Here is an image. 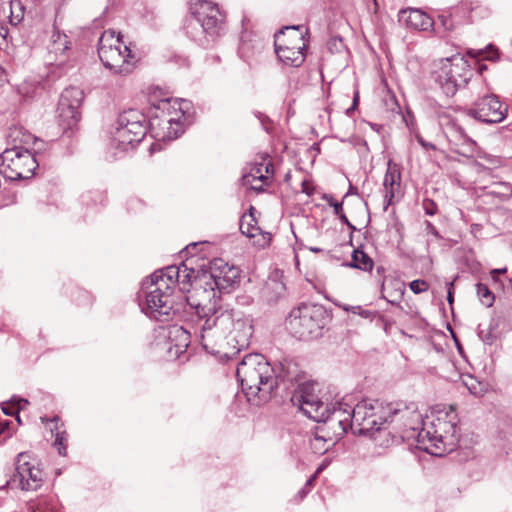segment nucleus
Listing matches in <instances>:
<instances>
[{
    "label": "nucleus",
    "instance_id": "58",
    "mask_svg": "<svg viewBox=\"0 0 512 512\" xmlns=\"http://www.w3.org/2000/svg\"><path fill=\"white\" fill-rule=\"evenodd\" d=\"M309 250L314 253H319L322 251V249L319 247H310Z\"/></svg>",
    "mask_w": 512,
    "mask_h": 512
},
{
    "label": "nucleus",
    "instance_id": "20",
    "mask_svg": "<svg viewBox=\"0 0 512 512\" xmlns=\"http://www.w3.org/2000/svg\"><path fill=\"white\" fill-rule=\"evenodd\" d=\"M401 185V171L398 164L389 160L387 163V169L384 176L383 186L385 189V206L384 210L392 203L393 198L399 192Z\"/></svg>",
    "mask_w": 512,
    "mask_h": 512
},
{
    "label": "nucleus",
    "instance_id": "5",
    "mask_svg": "<svg viewBox=\"0 0 512 512\" xmlns=\"http://www.w3.org/2000/svg\"><path fill=\"white\" fill-rule=\"evenodd\" d=\"M162 275L163 270H157L143 279L138 293L142 312L157 321H167L174 305L173 287L163 280Z\"/></svg>",
    "mask_w": 512,
    "mask_h": 512
},
{
    "label": "nucleus",
    "instance_id": "59",
    "mask_svg": "<svg viewBox=\"0 0 512 512\" xmlns=\"http://www.w3.org/2000/svg\"><path fill=\"white\" fill-rule=\"evenodd\" d=\"M93 200H94L95 202H96L97 200H99L100 202H102V200H103V196H102V194L97 193V194H96V199H93Z\"/></svg>",
    "mask_w": 512,
    "mask_h": 512
},
{
    "label": "nucleus",
    "instance_id": "63",
    "mask_svg": "<svg viewBox=\"0 0 512 512\" xmlns=\"http://www.w3.org/2000/svg\"><path fill=\"white\" fill-rule=\"evenodd\" d=\"M351 193H353V187H352V186H350L349 191H348V193L345 195V197H347V196H348L349 194H351Z\"/></svg>",
    "mask_w": 512,
    "mask_h": 512
},
{
    "label": "nucleus",
    "instance_id": "24",
    "mask_svg": "<svg viewBox=\"0 0 512 512\" xmlns=\"http://www.w3.org/2000/svg\"><path fill=\"white\" fill-rule=\"evenodd\" d=\"M345 266L359 269L364 272H370L373 269L374 262L367 253L360 248H357L352 252L351 261L346 263Z\"/></svg>",
    "mask_w": 512,
    "mask_h": 512
},
{
    "label": "nucleus",
    "instance_id": "41",
    "mask_svg": "<svg viewBox=\"0 0 512 512\" xmlns=\"http://www.w3.org/2000/svg\"><path fill=\"white\" fill-rule=\"evenodd\" d=\"M415 138L417 142L422 146V148L425 149L426 151L436 149V146L434 144L425 141L424 138L419 133L415 134Z\"/></svg>",
    "mask_w": 512,
    "mask_h": 512
},
{
    "label": "nucleus",
    "instance_id": "52",
    "mask_svg": "<svg viewBox=\"0 0 512 512\" xmlns=\"http://www.w3.org/2000/svg\"><path fill=\"white\" fill-rule=\"evenodd\" d=\"M310 491V488L307 486H304L299 492L298 495L300 499L302 500Z\"/></svg>",
    "mask_w": 512,
    "mask_h": 512
},
{
    "label": "nucleus",
    "instance_id": "16",
    "mask_svg": "<svg viewBox=\"0 0 512 512\" xmlns=\"http://www.w3.org/2000/svg\"><path fill=\"white\" fill-rule=\"evenodd\" d=\"M15 470L14 481L18 478L22 490H37L42 486L44 473L27 453L18 454Z\"/></svg>",
    "mask_w": 512,
    "mask_h": 512
},
{
    "label": "nucleus",
    "instance_id": "46",
    "mask_svg": "<svg viewBox=\"0 0 512 512\" xmlns=\"http://www.w3.org/2000/svg\"><path fill=\"white\" fill-rule=\"evenodd\" d=\"M479 337L487 344H491L493 342V338L492 336L490 335V333H487L485 335H483V331H480L479 332Z\"/></svg>",
    "mask_w": 512,
    "mask_h": 512
},
{
    "label": "nucleus",
    "instance_id": "3",
    "mask_svg": "<svg viewBox=\"0 0 512 512\" xmlns=\"http://www.w3.org/2000/svg\"><path fill=\"white\" fill-rule=\"evenodd\" d=\"M195 309L198 317L205 319L201 329V344L205 350L215 353L214 346L221 338H229V342H234L237 351L249 346L253 324L252 319L242 311L217 301L199 303Z\"/></svg>",
    "mask_w": 512,
    "mask_h": 512
},
{
    "label": "nucleus",
    "instance_id": "29",
    "mask_svg": "<svg viewBox=\"0 0 512 512\" xmlns=\"http://www.w3.org/2000/svg\"><path fill=\"white\" fill-rule=\"evenodd\" d=\"M264 293L269 301H277L285 293V285L278 280H270L267 282Z\"/></svg>",
    "mask_w": 512,
    "mask_h": 512
},
{
    "label": "nucleus",
    "instance_id": "15",
    "mask_svg": "<svg viewBox=\"0 0 512 512\" xmlns=\"http://www.w3.org/2000/svg\"><path fill=\"white\" fill-rule=\"evenodd\" d=\"M97 51L103 65L115 74L128 75L135 67L136 57L124 44L122 47H105Z\"/></svg>",
    "mask_w": 512,
    "mask_h": 512
},
{
    "label": "nucleus",
    "instance_id": "14",
    "mask_svg": "<svg viewBox=\"0 0 512 512\" xmlns=\"http://www.w3.org/2000/svg\"><path fill=\"white\" fill-rule=\"evenodd\" d=\"M84 99V93L81 89L70 87L65 89L58 103V117L63 129L70 130L80 121V107Z\"/></svg>",
    "mask_w": 512,
    "mask_h": 512
},
{
    "label": "nucleus",
    "instance_id": "25",
    "mask_svg": "<svg viewBox=\"0 0 512 512\" xmlns=\"http://www.w3.org/2000/svg\"><path fill=\"white\" fill-rule=\"evenodd\" d=\"M256 212L253 206L249 208V214H244L239 223V229L242 234L246 235L249 238H253L261 232L260 227L257 225V221L254 217V213Z\"/></svg>",
    "mask_w": 512,
    "mask_h": 512
},
{
    "label": "nucleus",
    "instance_id": "27",
    "mask_svg": "<svg viewBox=\"0 0 512 512\" xmlns=\"http://www.w3.org/2000/svg\"><path fill=\"white\" fill-rule=\"evenodd\" d=\"M163 270V280L174 288V284L180 279L181 273L187 271V264L182 263L180 266H167Z\"/></svg>",
    "mask_w": 512,
    "mask_h": 512
},
{
    "label": "nucleus",
    "instance_id": "7",
    "mask_svg": "<svg viewBox=\"0 0 512 512\" xmlns=\"http://www.w3.org/2000/svg\"><path fill=\"white\" fill-rule=\"evenodd\" d=\"M330 317L324 306L302 303L293 308L287 318L291 333L300 340H314L323 335V330Z\"/></svg>",
    "mask_w": 512,
    "mask_h": 512
},
{
    "label": "nucleus",
    "instance_id": "64",
    "mask_svg": "<svg viewBox=\"0 0 512 512\" xmlns=\"http://www.w3.org/2000/svg\"><path fill=\"white\" fill-rule=\"evenodd\" d=\"M368 314H370V312H369V311H364V312L362 313V315H363V316H365V317H367V316H368Z\"/></svg>",
    "mask_w": 512,
    "mask_h": 512
},
{
    "label": "nucleus",
    "instance_id": "49",
    "mask_svg": "<svg viewBox=\"0 0 512 512\" xmlns=\"http://www.w3.org/2000/svg\"><path fill=\"white\" fill-rule=\"evenodd\" d=\"M8 35V27L5 24L0 23V36L5 39Z\"/></svg>",
    "mask_w": 512,
    "mask_h": 512
},
{
    "label": "nucleus",
    "instance_id": "37",
    "mask_svg": "<svg viewBox=\"0 0 512 512\" xmlns=\"http://www.w3.org/2000/svg\"><path fill=\"white\" fill-rule=\"evenodd\" d=\"M322 199L325 200L329 204V206L333 207L335 215L339 216L343 213L342 202L336 201L332 195L324 194Z\"/></svg>",
    "mask_w": 512,
    "mask_h": 512
},
{
    "label": "nucleus",
    "instance_id": "18",
    "mask_svg": "<svg viewBox=\"0 0 512 512\" xmlns=\"http://www.w3.org/2000/svg\"><path fill=\"white\" fill-rule=\"evenodd\" d=\"M284 30H279L274 36L275 52L283 64L290 67H300L305 61V51L302 46L292 47L288 45Z\"/></svg>",
    "mask_w": 512,
    "mask_h": 512
},
{
    "label": "nucleus",
    "instance_id": "11",
    "mask_svg": "<svg viewBox=\"0 0 512 512\" xmlns=\"http://www.w3.org/2000/svg\"><path fill=\"white\" fill-rule=\"evenodd\" d=\"M38 166L35 154L22 146L7 148L0 155L1 170L11 180L31 178Z\"/></svg>",
    "mask_w": 512,
    "mask_h": 512
},
{
    "label": "nucleus",
    "instance_id": "61",
    "mask_svg": "<svg viewBox=\"0 0 512 512\" xmlns=\"http://www.w3.org/2000/svg\"><path fill=\"white\" fill-rule=\"evenodd\" d=\"M42 505H43V501H40V502L38 503V507H37V508H38L39 510H41V512H46V510L42 509V507H41Z\"/></svg>",
    "mask_w": 512,
    "mask_h": 512
},
{
    "label": "nucleus",
    "instance_id": "62",
    "mask_svg": "<svg viewBox=\"0 0 512 512\" xmlns=\"http://www.w3.org/2000/svg\"><path fill=\"white\" fill-rule=\"evenodd\" d=\"M197 245V243H193V244H190L189 246L186 247V250L189 251L190 248H195Z\"/></svg>",
    "mask_w": 512,
    "mask_h": 512
},
{
    "label": "nucleus",
    "instance_id": "26",
    "mask_svg": "<svg viewBox=\"0 0 512 512\" xmlns=\"http://www.w3.org/2000/svg\"><path fill=\"white\" fill-rule=\"evenodd\" d=\"M70 41L66 34L58 30L53 31L51 35V44L49 46L50 53L55 55H64L70 49Z\"/></svg>",
    "mask_w": 512,
    "mask_h": 512
},
{
    "label": "nucleus",
    "instance_id": "50",
    "mask_svg": "<svg viewBox=\"0 0 512 512\" xmlns=\"http://www.w3.org/2000/svg\"><path fill=\"white\" fill-rule=\"evenodd\" d=\"M250 184H251V189H253V190L257 191V192H263L264 191V186L266 185L263 182H261V184H257V185L252 184V182Z\"/></svg>",
    "mask_w": 512,
    "mask_h": 512
},
{
    "label": "nucleus",
    "instance_id": "43",
    "mask_svg": "<svg viewBox=\"0 0 512 512\" xmlns=\"http://www.w3.org/2000/svg\"><path fill=\"white\" fill-rule=\"evenodd\" d=\"M263 169L265 175L269 176L273 174V164L270 161H266V159H263Z\"/></svg>",
    "mask_w": 512,
    "mask_h": 512
},
{
    "label": "nucleus",
    "instance_id": "55",
    "mask_svg": "<svg viewBox=\"0 0 512 512\" xmlns=\"http://www.w3.org/2000/svg\"><path fill=\"white\" fill-rule=\"evenodd\" d=\"M324 468H325V465H324V464L320 465V466L316 469V471L314 472V474L318 476V475L323 471V469H324Z\"/></svg>",
    "mask_w": 512,
    "mask_h": 512
},
{
    "label": "nucleus",
    "instance_id": "13",
    "mask_svg": "<svg viewBox=\"0 0 512 512\" xmlns=\"http://www.w3.org/2000/svg\"><path fill=\"white\" fill-rule=\"evenodd\" d=\"M508 113V105L495 94L479 98L473 107L467 110V115L482 123L496 124L502 122Z\"/></svg>",
    "mask_w": 512,
    "mask_h": 512
},
{
    "label": "nucleus",
    "instance_id": "31",
    "mask_svg": "<svg viewBox=\"0 0 512 512\" xmlns=\"http://www.w3.org/2000/svg\"><path fill=\"white\" fill-rule=\"evenodd\" d=\"M123 42L120 34L115 36V31L107 30L104 31L98 42V50L105 49V47H122Z\"/></svg>",
    "mask_w": 512,
    "mask_h": 512
},
{
    "label": "nucleus",
    "instance_id": "53",
    "mask_svg": "<svg viewBox=\"0 0 512 512\" xmlns=\"http://www.w3.org/2000/svg\"><path fill=\"white\" fill-rule=\"evenodd\" d=\"M175 62L179 65H188V60L187 58H184V57H181V56H177L175 57Z\"/></svg>",
    "mask_w": 512,
    "mask_h": 512
},
{
    "label": "nucleus",
    "instance_id": "28",
    "mask_svg": "<svg viewBox=\"0 0 512 512\" xmlns=\"http://www.w3.org/2000/svg\"><path fill=\"white\" fill-rule=\"evenodd\" d=\"M269 176L264 174L263 161L256 163L251 168L248 174L243 175V184L247 185L254 181L263 182L268 184Z\"/></svg>",
    "mask_w": 512,
    "mask_h": 512
},
{
    "label": "nucleus",
    "instance_id": "42",
    "mask_svg": "<svg viewBox=\"0 0 512 512\" xmlns=\"http://www.w3.org/2000/svg\"><path fill=\"white\" fill-rule=\"evenodd\" d=\"M425 224H426V230H427L428 233L432 234L436 238H440L441 237L439 232H438V230L436 229V227L431 222L426 221Z\"/></svg>",
    "mask_w": 512,
    "mask_h": 512
},
{
    "label": "nucleus",
    "instance_id": "60",
    "mask_svg": "<svg viewBox=\"0 0 512 512\" xmlns=\"http://www.w3.org/2000/svg\"><path fill=\"white\" fill-rule=\"evenodd\" d=\"M302 186H303V189H302L303 192L307 193L308 195L311 194V192L308 191V187H306V183L305 182L302 183Z\"/></svg>",
    "mask_w": 512,
    "mask_h": 512
},
{
    "label": "nucleus",
    "instance_id": "40",
    "mask_svg": "<svg viewBox=\"0 0 512 512\" xmlns=\"http://www.w3.org/2000/svg\"><path fill=\"white\" fill-rule=\"evenodd\" d=\"M321 423H323L321 426H325L326 431H329L331 436H335L336 442L343 436V435L335 434V429H337V424H331L328 419L321 421Z\"/></svg>",
    "mask_w": 512,
    "mask_h": 512
},
{
    "label": "nucleus",
    "instance_id": "10",
    "mask_svg": "<svg viewBox=\"0 0 512 512\" xmlns=\"http://www.w3.org/2000/svg\"><path fill=\"white\" fill-rule=\"evenodd\" d=\"M240 271L237 267L229 265L222 259H214L210 262L208 269L202 270V277L199 278L204 281V292L210 291L212 293L209 301L221 302L220 297L216 296L215 290L219 293H228L233 286L239 281Z\"/></svg>",
    "mask_w": 512,
    "mask_h": 512
},
{
    "label": "nucleus",
    "instance_id": "54",
    "mask_svg": "<svg viewBox=\"0 0 512 512\" xmlns=\"http://www.w3.org/2000/svg\"><path fill=\"white\" fill-rule=\"evenodd\" d=\"M317 477H318V476H317V475H315V474L311 475V476L309 477V479L306 481L305 486H307V487H309V488H310V487L313 485L314 481L317 479Z\"/></svg>",
    "mask_w": 512,
    "mask_h": 512
},
{
    "label": "nucleus",
    "instance_id": "39",
    "mask_svg": "<svg viewBox=\"0 0 512 512\" xmlns=\"http://www.w3.org/2000/svg\"><path fill=\"white\" fill-rule=\"evenodd\" d=\"M423 210L425 214L429 216H433L437 212V205L436 203L431 199H424L422 203Z\"/></svg>",
    "mask_w": 512,
    "mask_h": 512
},
{
    "label": "nucleus",
    "instance_id": "34",
    "mask_svg": "<svg viewBox=\"0 0 512 512\" xmlns=\"http://www.w3.org/2000/svg\"><path fill=\"white\" fill-rule=\"evenodd\" d=\"M476 292L480 302L486 307H491L494 303L495 296L493 292L483 283H477Z\"/></svg>",
    "mask_w": 512,
    "mask_h": 512
},
{
    "label": "nucleus",
    "instance_id": "51",
    "mask_svg": "<svg viewBox=\"0 0 512 512\" xmlns=\"http://www.w3.org/2000/svg\"><path fill=\"white\" fill-rule=\"evenodd\" d=\"M256 116L258 117V119L260 120L261 122V125L263 126V128L267 131L268 128L266 127L265 125V121L268 120V118L266 116H264L263 114L261 113H257Z\"/></svg>",
    "mask_w": 512,
    "mask_h": 512
},
{
    "label": "nucleus",
    "instance_id": "48",
    "mask_svg": "<svg viewBox=\"0 0 512 512\" xmlns=\"http://www.w3.org/2000/svg\"><path fill=\"white\" fill-rule=\"evenodd\" d=\"M358 101H359V94H358V92H356V93L354 94V97H353V103H352V106H351L349 109H347V114H349V113H350V111L354 110V109L357 107V105H358Z\"/></svg>",
    "mask_w": 512,
    "mask_h": 512
},
{
    "label": "nucleus",
    "instance_id": "6",
    "mask_svg": "<svg viewBox=\"0 0 512 512\" xmlns=\"http://www.w3.org/2000/svg\"><path fill=\"white\" fill-rule=\"evenodd\" d=\"M472 76L471 65L458 54L432 63L431 78L447 97H453L458 90L465 88Z\"/></svg>",
    "mask_w": 512,
    "mask_h": 512
},
{
    "label": "nucleus",
    "instance_id": "9",
    "mask_svg": "<svg viewBox=\"0 0 512 512\" xmlns=\"http://www.w3.org/2000/svg\"><path fill=\"white\" fill-rule=\"evenodd\" d=\"M190 11L186 32L192 39L197 40L202 33L210 37L219 36L224 30L225 15L217 4L199 0L191 6Z\"/></svg>",
    "mask_w": 512,
    "mask_h": 512
},
{
    "label": "nucleus",
    "instance_id": "33",
    "mask_svg": "<svg viewBox=\"0 0 512 512\" xmlns=\"http://www.w3.org/2000/svg\"><path fill=\"white\" fill-rule=\"evenodd\" d=\"M467 54L473 58H481L490 61H496L499 58L498 50L491 44L485 49H469Z\"/></svg>",
    "mask_w": 512,
    "mask_h": 512
},
{
    "label": "nucleus",
    "instance_id": "47",
    "mask_svg": "<svg viewBox=\"0 0 512 512\" xmlns=\"http://www.w3.org/2000/svg\"><path fill=\"white\" fill-rule=\"evenodd\" d=\"M506 270H507L506 268H502V269H493V270L491 271V277H492V279H493L494 281H497V277H498V275L505 273V272H506Z\"/></svg>",
    "mask_w": 512,
    "mask_h": 512
},
{
    "label": "nucleus",
    "instance_id": "36",
    "mask_svg": "<svg viewBox=\"0 0 512 512\" xmlns=\"http://www.w3.org/2000/svg\"><path fill=\"white\" fill-rule=\"evenodd\" d=\"M409 287L413 293L420 294L428 290L429 284L425 280L416 279L410 282Z\"/></svg>",
    "mask_w": 512,
    "mask_h": 512
},
{
    "label": "nucleus",
    "instance_id": "2",
    "mask_svg": "<svg viewBox=\"0 0 512 512\" xmlns=\"http://www.w3.org/2000/svg\"><path fill=\"white\" fill-rule=\"evenodd\" d=\"M302 371L292 359H283L275 367L257 353L247 354L238 364L236 376L249 402L259 405L269 400L276 388L285 382H298Z\"/></svg>",
    "mask_w": 512,
    "mask_h": 512
},
{
    "label": "nucleus",
    "instance_id": "56",
    "mask_svg": "<svg viewBox=\"0 0 512 512\" xmlns=\"http://www.w3.org/2000/svg\"><path fill=\"white\" fill-rule=\"evenodd\" d=\"M89 199H92V198L90 197V195H83V196H82V201H83V203H85V204H88V203H89Z\"/></svg>",
    "mask_w": 512,
    "mask_h": 512
},
{
    "label": "nucleus",
    "instance_id": "23",
    "mask_svg": "<svg viewBox=\"0 0 512 512\" xmlns=\"http://www.w3.org/2000/svg\"><path fill=\"white\" fill-rule=\"evenodd\" d=\"M281 30H284V35L288 45L292 47L302 46V49H307L308 41L305 36L308 34V29L302 25L298 26H286Z\"/></svg>",
    "mask_w": 512,
    "mask_h": 512
},
{
    "label": "nucleus",
    "instance_id": "57",
    "mask_svg": "<svg viewBox=\"0 0 512 512\" xmlns=\"http://www.w3.org/2000/svg\"><path fill=\"white\" fill-rule=\"evenodd\" d=\"M11 14H13V11H11ZM22 16H23V15H21V16L17 15V16H15V18H17V22H15V24H17L18 22H20V20H21ZM13 17H14V16H13V15H11V23H12V24H14V22H13Z\"/></svg>",
    "mask_w": 512,
    "mask_h": 512
},
{
    "label": "nucleus",
    "instance_id": "1",
    "mask_svg": "<svg viewBox=\"0 0 512 512\" xmlns=\"http://www.w3.org/2000/svg\"><path fill=\"white\" fill-rule=\"evenodd\" d=\"M353 433L369 436L376 445L389 447L403 442V430L417 424L419 411L414 403L364 399L352 409Z\"/></svg>",
    "mask_w": 512,
    "mask_h": 512
},
{
    "label": "nucleus",
    "instance_id": "35",
    "mask_svg": "<svg viewBox=\"0 0 512 512\" xmlns=\"http://www.w3.org/2000/svg\"><path fill=\"white\" fill-rule=\"evenodd\" d=\"M55 440L54 446L57 448L59 455L66 456L67 453V433L65 431H58L57 424H55Z\"/></svg>",
    "mask_w": 512,
    "mask_h": 512
},
{
    "label": "nucleus",
    "instance_id": "38",
    "mask_svg": "<svg viewBox=\"0 0 512 512\" xmlns=\"http://www.w3.org/2000/svg\"><path fill=\"white\" fill-rule=\"evenodd\" d=\"M440 24L444 31H450L453 29V21L450 15H439L434 25Z\"/></svg>",
    "mask_w": 512,
    "mask_h": 512
},
{
    "label": "nucleus",
    "instance_id": "22",
    "mask_svg": "<svg viewBox=\"0 0 512 512\" xmlns=\"http://www.w3.org/2000/svg\"><path fill=\"white\" fill-rule=\"evenodd\" d=\"M335 444V436H331L330 432L326 431L325 426L315 428L313 438L310 439V447L314 453L323 454Z\"/></svg>",
    "mask_w": 512,
    "mask_h": 512
},
{
    "label": "nucleus",
    "instance_id": "44",
    "mask_svg": "<svg viewBox=\"0 0 512 512\" xmlns=\"http://www.w3.org/2000/svg\"><path fill=\"white\" fill-rule=\"evenodd\" d=\"M453 288H454V284L453 282H450L448 284V290H447V301L450 305L453 304L454 302V291H453Z\"/></svg>",
    "mask_w": 512,
    "mask_h": 512
},
{
    "label": "nucleus",
    "instance_id": "12",
    "mask_svg": "<svg viewBox=\"0 0 512 512\" xmlns=\"http://www.w3.org/2000/svg\"><path fill=\"white\" fill-rule=\"evenodd\" d=\"M317 384L313 381L302 382L291 396L293 406L297 407L308 418L319 421L323 419L324 402L315 393Z\"/></svg>",
    "mask_w": 512,
    "mask_h": 512
},
{
    "label": "nucleus",
    "instance_id": "32",
    "mask_svg": "<svg viewBox=\"0 0 512 512\" xmlns=\"http://www.w3.org/2000/svg\"><path fill=\"white\" fill-rule=\"evenodd\" d=\"M26 404H28L26 399L13 397L10 402L2 404V411L8 416L16 415L17 421L20 423L19 411Z\"/></svg>",
    "mask_w": 512,
    "mask_h": 512
},
{
    "label": "nucleus",
    "instance_id": "8",
    "mask_svg": "<svg viewBox=\"0 0 512 512\" xmlns=\"http://www.w3.org/2000/svg\"><path fill=\"white\" fill-rule=\"evenodd\" d=\"M146 132V116L137 109L125 110L117 118L110 145L119 152L133 150L143 140Z\"/></svg>",
    "mask_w": 512,
    "mask_h": 512
},
{
    "label": "nucleus",
    "instance_id": "30",
    "mask_svg": "<svg viewBox=\"0 0 512 512\" xmlns=\"http://www.w3.org/2000/svg\"><path fill=\"white\" fill-rule=\"evenodd\" d=\"M202 270L204 269L201 268L199 270H196L193 267H189L187 265V271L181 273L180 279L177 282L184 285H192L193 283H195L196 285H199L200 287L204 288V281H201L199 279L202 277Z\"/></svg>",
    "mask_w": 512,
    "mask_h": 512
},
{
    "label": "nucleus",
    "instance_id": "21",
    "mask_svg": "<svg viewBox=\"0 0 512 512\" xmlns=\"http://www.w3.org/2000/svg\"><path fill=\"white\" fill-rule=\"evenodd\" d=\"M399 21L404 22L407 27L421 31H427L434 26V21L429 15L415 8L401 10Z\"/></svg>",
    "mask_w": 512,
    "mask_h": 512
},
{
    "label": "nucleus",
    "instance_id": "45",
    "mask_svg": "<svg viewBox=\"0 0 512 512\" xmlns=\"http://www.w3.org/2000/svg\"><path fill=\"white\" fill-rule=\"evenodd\" d=\"M339 219L344 223L346 224L352 231H355L356 230V227L348 220V218L346 217V215L344 213H342L341 215L338 216Z\"/></svg>",
    "mask_w": 512,
    "mask_h": 512
},
{
    "label": "nucleus",
    "instance_id": "19",
    "mask_svg": "<svg viewBox=\"0 0 512 512\" xmlns=\"http://www.w3.org/2000/svg\"><path fill=\"white\" fill-rule=\"evenodd\" d=\"M445 135L456 153L466 156L474 152L475 141L466 134L459 124L455 122L449 123L446 127Z\"/></svg>",
    "mask_w": 512,
    "mask_h": 512
},
{
    "label": "nucleus",
    "instance_id": "17",
    "mask_svg": "<svg viewBox=\"0 0 512 512\" xmlns=\"http://www.w3.org/2000/svg\"><path fill=\"white\" fill-rule=\"evenodd\" d=\"M352 409L349 404L343 401L335 402L331 406L324 404L322 410L324 412L323 419L317 422L321 423V421L328 419L331 424H337L335 434L344 435L349 428L353 430L354 418L352 416Z\"/></svg>",
    "mask_w": 512,
    "mask_h": 512
},
{
    "label": "nucleus",
    "instance_id": "4",
    "mask_svg": "<svg viewBox=\"0 0 512 512\" xmlns=\"http://www.w3.org/2000/svg\"><path fill=\"white\" fill-rule=\"evenodd\" d=\"M403 442L416 440L420 448L427 453L441 457L452 452L458 442V428L456 415L451 413H438L430 421H423L419 413V421L414 425H407L403 430Z\"/></svg>",
    "mask_w": 512,
    "mask_h": 512
}]
</instances>
